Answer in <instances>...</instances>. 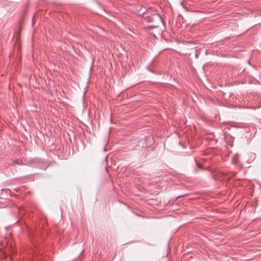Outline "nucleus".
I'll return each instance as SVG.
<instances>
[{"label":"nucleus","instance_id":"1","mask_svg":"<svg viewBox=\"0 0 261 261\" xmlns=\"http://www.w3.org/2000/svg\"><path fill=\"white\" fill-rule=\"evenodd\" d=\"M224 179L223 177H221V178L216 177V175L214 174V171H213V180H218L219 181L222 180Z\"/></svg>","mask_w":261,"mask_h":261}]
</instances>
